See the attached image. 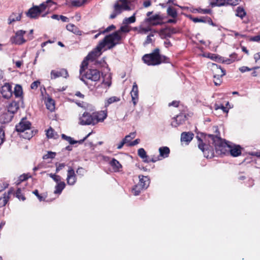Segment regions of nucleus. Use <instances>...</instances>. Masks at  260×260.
I'll use <instances>...</instances> for the list:
<instances>
[{
    "label": "nucleus",
    "instance_id": "nucleus-1",
    "mask_svg": "<svg viewBox=\"0 0 260 260\" xmlns=\"http://www.w3.org/2000/svg\"><path fill=\"white\" fill-rule=\"evenodd\" d=\"M142 60L148 66H153L162 63H168L170 61L168 57L160 54V50L157 48L154 49L151 53L145 54L142 57Z\"/></svg>",
    "mask_w": 260,
    "mask_h": 260
},
{
    "label": "nucleus",
    "instance_id": "nucleus-2",
    "mask_svg": "<svg viewBox=\"0 0 260 260\" xmlns=\"http://www.w3.org/2000/svg\"><path fill=\"white\" fill-rule=\"evenodd\" d=\"M31 123L27 120L26 118H23L16 125V131L21 133L22 138L29 140L37 133V131H34L31 129Z\"/></svg>",
    "mask_w": 260,
    "mask_h": 260
},
{
    "label": "nucleus",
    "instance_id": "nucleus-3",
    "mask_svg": "<svg viewBox=\"0 0 260 260\" xmlns=\"http://www.w3.org/2000/svg\"><path fill=\"white\" fill-rule=\"evenodd\" d=\"M122 37L118 31L107 35L104 39L99 43L98 49H103L106 45H108V48L111 49L116 45L120 43Z\"/></svg>",
    "mask_w": 260,
    "mask_h": 260
},
{
    "label": "nucleus",
    "instance_id": "nucleus-4",
    "mask_svg": "<svg viewBox=\"0 0 260 260\" xmlns=\"http://www.w3.org/2000/svg\"><path fill=\"white\" fill-rule=\"evenodd\" d=\"M55 3L51 0H47L46 2L43 3L40 6H35L30 8L26 13L27 17L30 18H37L40 14L47 10V12L49 9Z\"/></svg>",
    "mask_w": 260,
    "mask_h": 260
},
{
    "label": "nucleus",
    "instance_id": "nucleus-5",
    "mask_svg": "<svg viewBox=\"0 0 260 260\" xmlns=\"http://www.w3.org/2000/svg\"><path fill=\"white\" fill-rule=\"evenodd\" d=\"M209 138L210 139L209 140V143L214 146L215 150L218 154H225L229 151L230 145L224 142L221 138L213 135H209Z\"/></svg>",
    "mask_w": 260,
    "mask_h": 260
},
{
    "label": "nucleus",
    "instance_id": "nucleus-6",
    "mask_svg": "<svg viewBox=\"0 0 260 260\" xmlns=\"http://www.w3.org/2000/svg\"><path fill=\"white\" fill-rule=\"evenodd\" d=\"M127 0H118L114 6V10L110 16V19L115 18L123 11L130 10Z\"/></svg>",
    "mask_w": 260,
    "mask_h": 260
},
{
    "label": "nucleus",
    "instance_id": "nucleus-7",
    "mask_svg": "<svg viewBox=\"0 0 260 260\" xmlns=\"http://www.w3.org/2000/svg\"><path fill=\"white\" fill-rule=\"evenodd\" d=\"M152 13V11L148 12L147 13L146 16L147 17L145 18V21L153 25H157L161 24L162 17L159 14H156L151 16Z\"/></svg>",
    "mask_w": 260,
    "mask_h": 260
},
{
    "label": "nucleus",
    "instance_id": "nucleus-8",
    "mask_svg": "<svg viewBox=\"0 0 260 260\" xmlns=\"http://www.w3.org/2000/svg\"><path fill=\"white\" fill-rule=\"evenodd\" d=\"M26 31L23 30H19L15 32V36L12 37L10 41L13 44L16 45H21L26 42V40L24 38L23 36L25 34Z\"/></svg>",
    "mask_w": 260,
    "mask_h": 260
},
{
    "label": "nucleus",
    "instance_id": "nucleus-9",
    "mask_svg": "<svg viewBox=\"0 0 260 260\" xmlns=\"http://www.w3.org/2000/svg\"><path fill=\"white\" fill-rule=\"evenodd\" d=\"M79 123L81 125H94L95 122L92 114L87 112H84L82 116L79 118Z\"/></svg>",
    "mask_w": 260,
    "mask_h": 260
},
{
    "label": "nucleus",
    "instance_id": "nucleus-10",
    "mask_svg": "<svg viewBox=\"0 0 260 260\" xmlns=\"http://www.w3.org/2000/svg\"><path fill=\"white\" fill-rule=\"evenodd\" d=\"M186 119V114L183 112L173 117L171 124L173 127H177L179 125L183 124Z\"/></svg>",
    "mask_w": 260,
    "mask_h": 260
},
{
    "label": "nucleus",
    "instance_id": "nucleus-11",
    "mask_svg": "<svg viewBox=\"0 0 260 260\" xmlns=\"http://www.w3.org/2000/svg\"><path fill=\"white\" fill-rule=\"evenodd\" d=\"M85 77L92 81H98L100 80V72L96 69H89L84 75Z\"/></svg>",
    "mask_w": 260,
    "mask_h": 260
},
{
    "label": "nucleus",
    "instance_id": "nucleus-12",
    "mask_svg": "<svg viewBox=\"0 0 260 260\" xmlns=\"http://www.w3.org/2000/svg\"><path fill=\"white\" fill-rule=\"evenodd\" d=\"M107 117V110L93 112V117L95 124L99 122H103Z\"/></svg>",
    "mask_w": 260,
    "mask_h": 260
},
{
    "label": "nucleus",
    "instance_id": "nucleus-13",
    "mask_svg": "<svg viewBox=\"0 0 260 260\" xmlns=\"http://www.w3.org/2000/svg\"><path fill=\"white\" fill-rule=\"evenodd\" d=\"M1 93L3 98H11L13 94L12 86L9 83H5L1 88Z\"/></svg>",
    "mask_w": 260,
    "mask_h": 260
},
{
    "label": "nucleus",
    "instance_id": "nucleus-14",
    "mask_svg": "<svg viewBox=\"0 0 260 260\" xmlns=\"http://www.w3.org/2000/svg\"><path fill=\"white\" fill-rule=\"evenodd\" d=\"M211 68L214 73V78H216L217 76L222 77L225 75V70L218 64L212 63Z\"/></svg>",
    "mask_w": 260,
    "mask_h": 260
},
{
    "label": "nucleus",
    "instance_id": "nucleus-15",
    "mask_svg": "<svg viewBox=\"0 0 260 260\" xmlns=\"http://www.w3.org/2000/svg\"><path fill=\"white\" fill-rule=\"evenodd\" d=\"M176 30L174 28L167 27L161 29L159 31V36L161 39L170 38L171 36L176 33Z\"/></svg>",
    "mask_w": 260,
    "mask_h": 260
},
{
    "label": "nucleus",
    "instance_id": "nucleus-16",
    "mask_svg": "<svg viewBox=\"0 0 260 260\" xmlns=\"http://www.w3.org/2000/svg\"><path fill=\"white\" fill-rule=\"evenodd\" d=\"M68 76V73L67 70L64 69H61L58 71L52 70L51 72V78L52 79H54L60 77L67 78Z\"/></svg>",
    "mask_w": 260,
    "mask_h": 260
},
{
    "label": "nucleus",
    "instance_id": "nucleus-17",
    "mask_svg": "<svg viewBox=\"0 0 260 260\" xmlns=\"http://www.w3.org/2000/svg\"><path fill=\"white\" fill-rule=\"evenodd\" d=\"M67 181L68 184L69 185H74L76 181L75 171L72 167H69L68 171Z\"/></svg>",
    "mask_w": 260,
    "mask_h": 260
},
{
    "label": "nucleus",
    "instance_id": "nucleus-18",
    "mask_svg": "<svg viewBox=\"0 0 260 260\" xmlns=\"http://www.w3.org/2000/svg\"><path fill=\"white\" fill-rule=\"evenodd\" d=\"M98 48H99V44L93 51L87 55L85 59L87 60H91L93 61L97 57L99 56L101 54V50L102 49H98Z\"/></svg>",
    "mask_w": 260,
    "mask_h": 260
},
{
    "label": "nucleus",
    "instance_id": "nucleus-19",
    "mask_svg": "<svg viewBox=\"0 0 260 260\" xmlns=\"http://www.w3.org/2000/svg\"><path fill=\"white\" fill-rule=\"evenodd\" d=\"M13 117V115L7 111L4 112L0 116V122L2 123H7L10 122Z\"/></svg>",
    "mask_w": 260,
    "mask_h": 260
},
{
    "label": "nucleus",
    "instance_id": "nucleus-20",
    "mask_svg": "<svg viewBox=\"0 0 260 260\" xmlns=\"http://www.w3.org/2000/svg\"><path fill=\"white\" fill-rule=\"evenodd\" d=\"M139 182L138 184L142 188H147L150 183L149 178L147 176H144L143 175H139Z\"/></svg>",
    "mask_w": 260,
    "mask_h": 260
},
{
    "label": "nucleus",
    "instance_id": "nucleus-21",
    "mask_svg": "<svg viewBox=\"0 0 260 260\" xmlns=\"http://www.w3.org/2000/svg\"><path fill=\"white\" fill-rule=\"evenodd\" d=\"M19 103L16 101H12L7 106V112H9L14 115L19 109Z\"/></svg>",
    "mask_w": 260,
    "mask_h": 260
},
{
    "label": "nucleus",
    "instance_id": "nucleus-22",
    "mask_svg": "<svg viewBox=\"0 0 260 260\" xmlns=\"http://www.w3.org/2000/svg\"><path fill=\"white\" fill-rule=\"evenodd\" d=\"M241 147L239 145H234L232 146L230 145V147L229 149L230 154L234 157H237L240 155L241 153Z\"/></svg>",
    "mask_w": 260,
    "mask_h": 260
},
{
    "label": "nucleus",
    "instance_id": "nucleus-23",
    "mask_svg": "<svg viewBox=\"0 0 260 260\" xmlns=\"http://www.w3.org/2000/svg\"><path fill=\"white\" fill-rule=\"evenodd\" d=\"M66 28L68 30L72 32L77 35L81 36L82 35V31L73 24L70 23L67 25Z\"/></svg>",
    "mask_w": 260,
    "mask_h": 260
},
{
    "label": "nucleus",
    "instance_id": "nucleus-24",
    "mask_svg": "<svg viewBox=\"0 0 260 260\" xmlns=\"http://www.w3.org/2000/svg\"><path fill=\"white\" fill-rule=\"evenodd\" d=\"M110 165L114 172H119L120 171V169L122 168V165L115 158H113L110 161Z\"/></svg>",
    "mask_w": 260,
    "mask_h": 260
},
{
    "label": "nucleus",
    "instance_id": "nucleus-25",
    "mask_svg": "<svg viewBox=\"0 0 260 260\" xmlns=\"http://www.w3.org/2000/svg\"><path fill=\"white\" fill-rule=\"evenodd\" d=\"M193 134L189 132H183L181 136V141L183 142H189L193 138Z\"/></svg>",
    "mask_w": 260,
    "mask_h": 260
},
{
    "label": "nucleus",
    "instance_id": "nucleus-26",
    "mask_svg": "<svg viewBox=\"0 0 260 260\" xmlns=\"http://www.w3.org/2000/svg\"><path fill=\"white\" fill-rule=\"evenodd\" d=\"M45 103L48 110L52 112L55 109V101L53 99H45Z\"/></svg>",
    "mask_w": 260,
    "mask_h": 260
},
{
    "label": "nucleus",
    "instance_id": "nucleus-27",
    "mask_svg": "<svg viewBox=\"0 0 260 260\" xmlns=\"http://www.w3.org/2000/svg\"><path fill=\"white\" fill-rule=\"evenodd\" d=\"M11 191H9L7 193L5 192L2 197H0V208L4 207L6 205L9 199V196L11 194Z\"/></svg>",
    "mask_w": 260,
    "mask_h": 260
},
{
    "label": "nucleus",
    "instance_id": "nucleus-28",
    "mask_svg": "<svg viewBox=\"0 0 260 260\" xmlns=\"http://www.w3.org/2000/svg\"><path fill=\"white\" fill-rule=\"evenodd\" d=\"M22 12H20L18 14L17 16H16V14L15 13H13L9 17L8 23L9 24H11L12 22H14L16 21H20L21 19Z\"/></svg>",
    "mask_w": 260,
    "mask_h": 260
},
{
    "label": "nucleus",
    "instance_id": "nucleus-29",
    "mask_svg": "<svg viewBox=\"0 0 260 260\" xmlns=\"http://www.w3.org/2000/svg\"><path fill=\"white\" fill-rule=\"evenodd\" d=\"M169 107L173 106L174 107H178L180 111L182 112H185L187 110V108L184 107L182 105L180 104L179 101H173V102L169 103L168 104Z\"/></svg>",
    "mask_w": 260,
    "mask_h": 260
},
{
    "label": "nucleus",
    "instance_id": "nucleus-30",
    "mask_svg": "<svg viewBox=\"0 0 260 260\" xmlns=\"http://www.w3.org/2000/svg\"><path fill=\"white\" fill-rule=\"evenodd\" d=\"M76 104L80 107L83 108L85 109L92 111L94 110V107L90 104L84 102H76Z\"/></svg>",
    "mask_w": 260,
    "mask_h": 260
},
{
    "label": "nucleus",
    "instance_id": "nucleus-31",
    "mask_svg": "<svg viewBox=\"0 0 260 260\" xmlns=\"http://www.w3.org/2000/svg\"><path fill=\"white\" fill-rule=\"evenodd\" d=\"M66 184L63 181H60L57 183L55 187V190L54 193L55 194H60L62 192V190L65 188Z\"/></svg>",
    "mask_w": 260,
    "mask_h": 260
},
{
    "label": "nucleus",
    "instance_id": "nucleus-32",
    "mask_svg": "<svg viewBox=\"0 0 260 260\" xmlns=\"http://www.w3.org/2000/svg\"><path fill=\"white\" fill-rule=\"evenodd\" d=\"M160 156L164 158L167 157L170 153V149L168 147H161L159 148Z\"/></svg>",
    "mask_w": 260,
    "mask_h": 260
},
{
    "label": "nucleus",
    "instance_id": "nucleus-33",
    "mask_svg": "<svg viewBox=\"0 0 260 260\" xmlns=\"http://www.w3.org/2000/svg\"><path fill=\"white\" fill-rule=\"evenodd\" d=\"M13 92L16 98H18L22 96L23 91L21 86L18 84L16 85Z\"/></svg>",
    "mask_w": 260,
    "mask_h": 260
},
{
    "label": "nucleus",
    "instance_id": "nucleus-34",
    "mask_svg": "<svg viewBox=\"0 0 260 260\" xmlns=\"http://www.w3.org/2000/svg\"><path fill=\"white\" fill-rule=\"evenodd\" d=\"M246 15V13L243 8L241 7H237L236 9V16L243 19L245 15Z\"/></svg>",
    "mask_w": 260,
    "mask_h": 260
},
{
    "label": "nucleus",
    "instance_id": "nucleus-35",
    "mask_svg": "<svg viewBox=\"0 0 260 260\" xmlns=\"http://www.w3.org/2000/svg\"><path fill=\"white\" fill-rule=\"evenodd\" d=\"M210 5L212 7L223 6L226 5V0H216L215 2H211Z\"/></svg>",
    "mask_w": 260,
    "mask_h": 260
},
{
    "label": "nucleus",
    "instance_id": "nucleus-36",
    "mask_svg": "<svg viewBox=\"0 0 260 260\" xmlns=\"http://www.w3.org/2000/svg\"><path fill=\"white\" fill-rule=\"evenodd\" d=\"M167 14L169 16L176 18L177 16V13L176 9L172 7H169L167 9Z\"/></svg>",
    "mask_w": 260,
    "mask_h": 260
},
{
    "label": "nucleus",
    "instance_id": "nucleus-37",
    "mask_svg": "<svg viewBox=\"0 0 260 260\" xmlns=\"http://www.w3.org/2000/svg\"><path fill=\"white\" fill-rule=\"evenodd\" d=\"M46 136L48 138H54L56 139L57 136V134L54 132L53 129L51 127H50L46 131Z\"/></svg>",
    "mask_w": 260,
    "mask_h": 260
},
{
    "label": "nucleus",
    "instance_id": "nucleus-38",
    "mask_svg": "<svg viewBox=\"0 0 260 260\" xmlns=\"http://www.w3.org/2000/svg\"><path fill=\"white\" fill-rule=\"evenodd\" d=\"M131 94V98H138V88L136 83H134Z\"/></svg>",
    "mask_w": 260,
    "mask_h": 260
},
{
    "label": "nucleus",
    "instance_id": "nucleus-39",
    "mask_svg": "<svg viewBox=\"0 0 260 260\" xmlns=\"http://www.w3.org/2000/svg\"><path fill=\"white\" fill-rule=\"evenodd\" d=\"M135 14H136L134 13L131 17L124 18L123 20V24L126 25L134 23L136 21Z\"/></svg>",
    "mask_w": 260,
    "mask_h": 260
},
{
    "label": "nucleus",
    "instance_id": "nucleus-40",
    "mask_svg": "<svg viewBox=\"0 0 260 260\" xmlns=\"http://www.w3.org/2000/svg\"><path fill=\"white\" fill-rule=\"evenodd\" d=\"M136 137V133L133 132L130 133L129 135H126L125 138L123 139L124 142H125V144L127 145L131 142V141L133 139Z\"/></svg>",
    "mask_w": 260,
    "mask_h": 260
},
{
    "label": "nucleus",
    "instance_id": "nucleus-41",
    "mask_svg": "<svg viewBox=\"0 0 260 260\" xmlns=\"http://www.w3.org/2000/svg\"><path fill=\"white\" fill-rule=\"evenodd\" d=\"M138 154L141 158L143 159H147L148 157V155L146 154V152L144 149L141 148L138 149Z\"/></svg>",
    "mask_w": 260,
    "mask_h": 260
},
{
    "label": "nucleus",
    "instance_id": "nucleus-42",
    "mask_svg": "<svg viewBox=\"0 0 260 260\" xmlns=\"http://www.w3.org/2000/svg\"><path fill=\"white\" fill-rule=\"evenodd\" d=\"M142 189L143 188L138 184L133 187L132 192L135 196H138L140 194Z\"/></svg>",
    "mask_w": 260,
    "mask_h": 260
},
{
    "label": "nucleus",
    "instance_id": "nucleus-43",
    "mask_svg": "<svg viewBox=\"0 0 260 260\" xmlns=\"http://www.w3.org/2000/svg\"><path fill=\"white\" fill-rule=\"evenodd\" d=\"M86 2V0H74L72 1L71 4L74 7H80L83 5Z\"/></svg>",
    "mask_w": 260,
    "mask_h": 260
},
{
    "label": "nucleus",
    "instance_id": "nucleus-44",
    "mask_svg": "<svg viewBox=\"0 0 260 260\" xmlns=\"http://www.w3.org/2000/svg\"><path fill=\"white\" fill-rule=\"evenodd\" d=\"M61 137L63 139L67 140L71 145L76 144V141L74 140L72 138L69 136H66L65 134H62Z\"/></svg>",
    "mask_w": 260,
    "mask_h": 260
},
{
    "label": "nucleus",
    "instance_id": "nucleus-45",
    "mask_svg": "<svg viewBox=\"0 0 260 260\" xmlns=\"http://www.w3.org/2000/svg\"><path fill=\"white\" fill-rule=\"evenodd\" d=\"M237 55L236 53L232 54L230 56L231 57V58H228L225 60L223 59L222 62L226 63L227 64H230L235 61Z\"/></svg>",
    "mask_w": 260,
    "mask_h": 260
},
{
    "label": "nucleus",
    "instance_id": "nucleus-46",
    "mask_svg": "<svg viewBox=\"0 0 260 260\" xmlns=\"http://www.w3.org/2000/svg\"><path fill=\"white\" fill-rule=\"evenodd\" d=\"M48 175L56 183H58L61 181V178L59 175L54 174L52 173L49 174Z\"/></svg>",
    "mask_w": 260,
    "mask_h": 260
},
{
    "label": "nucleus",
    "instance_id": "nucleus-47",
    "mask_svg": "<svg viewBox=\"0 0 260 260\" xmlns=\"http://www.w3.org/2000/svg\"><path fill=\"white\" fill-rule=\"evenodd\" d=\"M190 19L194 23L197 22H203L205 23V17H202L200 18H197V17H192L191 16L189 17Z\"/></svg>",
    "mask_w": 260,
    "mask_h": 260
},
{
    "label": "nucleus",
    "instance_id": "nucleus-48",
    "mask_svg": "<svg viewBox=\"0 0 260 260\" xmlns=\"http://www.w3.org/2000/svg\"><path fill=\"white\" fill-rule=\"evenodd\" d=\"M56 155V153L52 151H48L47 154L44 155L43 157L44 159H47L48 158H53Z\"/></svg>",
    "mask_w": 260,
    "mask_h": 260
},
{
    "label": "nucleus",
    "instance_id": "nucleus-49",
    "mask_svg": "<svg viewBox=\"0 0 260 260\" xmlns=\"http://www.w3.org/2000/svg\"><path fill=\"white\" fill-rule=\"evenodd\" d=\"M199 144H198V147L200 149H201L203 152H205V150L206 149V147H207V146L204 144L201 140L200 138H199Z\"/></svg>",
    "mask_w": 260,
    "mask_h": 260
},
{
    "label": "nucleus",
    "instance_id": "nucleus-50",
    "mask_svg": "<svg viewBox=\"0 0 260 260\" xmlns=\"http://www.w3.org/2000/svg\"><path fill=\"white\" fill-rule=\"evenodd\" d=\"M16 196L19 199H21L22 201H24L25 200V198L21 193V189L19 188L16 190Z\"/></svg>",
    "mask_w": 260,
    "mask_h": 260
},
{
    "label": "nucleus",
    "instance_id": "nucleus-51",
    "mask_svg": "<svg viewBox=\"0 0 260 260\" xmlns=\"http://www.w3.org/2000/svg\"><path fill=\"white\" fill-rule=\"evenodd\" d=\"M215 109L216 110L222 109V111L224 113H227L228 112V110H229V109L227 108V107L226 106V107L224 106L222 104H220L219 105H218L216 104L215 105Z\"/></svg>",
    "mask_w": 260,
    "mask_h": 260
},
{
    "label": "nucleus",
    "instance_id": "nucleus-52",
    "mask_svg": "<svg viewBox=\"0 0 260 260\" xmlns=\"http://www.w3.org/2000/svg\"><path fill=\"white\" fill-rule=\"evenodd\" d=\"M5 140V132L3 128L0 127V146L4 143Z\"/></svg>",
    "mask_w": 260,
    "mask_h": 260
},
{
    "label": "nucleus",
    "instance_id": "nucleus-53",
    "mask_svg": "<svg viewBox=\"0 0 260 260\" xmlns=\"http://www.w3.org/2000/svg\"><path fill=\"white\" fill-rule=\"evenodd\" d=\"M116 31H118V34L120 35L121 32H128L129 31V29L128 28L127 26H122L120 27V29Z\"/></svg>",
    "mask_w": 260,
    "mask_h": 260
},
{
    "label": "nucleus",
    "instance_id": "nucleus-54",
    "mask_svg": "<svg viewBox=\"0 0 260 260\" xmlns=\"http://www.w3.org/2000/svg\"><path fill=\"white\" fill-rule=\"evenodd\" d=\"M198 12L202 14H210L212 12L211 9L199 8L197 10Z\"/></svg>",
    "mask_w": 260,
    "mask_h": 260
},
{
    "label": "nucleus",
    "instance_id": "nucleus-55",
    "mask_svg": "<svg viewBox=\"0 0 260 260\" xmlns=\"http://www.w3.org/2000/svg\"><path fill=\"white\" fill-rule=\"evenodd\" d=\"M119 101V99H108L107 102L105 103V107H108L110 104Z\"/></svg>",
    "mask_w": 260,
    "mask_h": 260
},
{
    "label": "nucleus",
    "instance_id": "nucleus-56",
    "mask_svg": "<svg viewBox=\"0 0 260 260\" xmlns=\"http://www.w3.org/2000/svg\"><path fill=\"white\" fill-rule=\"evenodd\" d=\"M55 166L56 167V173H57L65 167V164L64 163H61V164L56 163Z\"/></svg>",
    "mask_w": 260,
    "mask_h": 260
},
{
    "label": "nucleus",
    "instance_id": "nucleus-57",
    "mask_svg": "<svg viewBox=\"0 0 260 260\" xmlns=\"http://www.w3.org/2000/svg\"><path fill=\"white\" fill-rule=\"evenodd\" d=\"M153 36H154V35L153 34H150V35H148L146 38V40L145 42L144 43V45H145L151 43L152 41L151 38L153 37Z\"/></svg>",
    "mask_w": 260,
    "mask_h": 260
},
{
    "label": "nucleus",
    "instance_id": "nucleus-58",
    "mask_svg": "<svg viewBox=\"0 0 260 260\" xmlns=\"http://www.w3.org/2000/svg\"><path fill=\"white\" fill-rule=\"evenodd\" d=\"M205 23H208L209 24H210L213 26H216V25L212 21L211 18H210L209 17H205Z\"/></svg>",
    "mask_w": 260,
    "mask_h": 260
},
{
    "label": "nucleus",
    "instance_id": "nucleus-59",
    "mask_svg": "<svg viewBox=\"0 0 260 260\" xmlns=\"http://www.w3.org/2000/svg\"><path fill=\"white\" fill-rule=\"evenodd\" d=\"M238 4V0H226V5L236 6Z\"/></svg>",
    "mask_w": 260,
    "mask_h": 260
},
{
    "label": "nucleus",
    "instance_id": "nucleus-60",
    "mask_svg": "<svg viewBox=\"0 0 260 260\" xmlns=\"http://www.w3.org/2000/svg\"><path fill=\"white\" fill-rule=\"evenodd\" d=\"M32 193L37 197V198H38V199L40 201H44V198L42 196H41V195L39 194V191H38V190L37 189L35 190L32 192Z\"/></svg>",
    "mask_w": 260,
    "mask_h": 260
},
{
    "label": "nucleus",
    "instance_id": "nucleus-61",
    "mask_svg": "<svg viewBox=\"0 0 260 260\" xmlns=\"http://www.w3.org/2000/svg\"><path fill=\"white\" fill-rule=\"evenodd\" d=\"M116 28L115 26L113 24H112L108 26L106 29H105L104 31H102V34H104L106 32H108L113 29H114Z\"/></svg>",
    "mask_w": 260,
    "mask_h": 260
},
{
    "label": "nucleus",
    "instance_id": "nucleus-62",
    "mask_svg": "<svg viewBox=\"0 0 260 260\" xmlns=\"http://www.w3.org/2000/svg\"><path fill=\"white\" fill-rule=\"evenodd\" d=\"M140 140L139 139H137L135 140H134V141L129 143L127 144V146H130V147L134 146H135V145H137L138 144H139L140 143Z\"/></svg>",
    "mask_w": 260,
    "mask_h": 260
},
{
    "label": "nucleus",
    "instance_id": "nucleus-63",
    "mask_svg": "<svg viewBox=\"0 0 260 260\" xmlns=\"http://www.w3.org/2000/svg\"><path fill=\"white\" fill-rule=\"evenodd\" d=\"M250 40L251 41H253V42H260V34L259 33V34L258 35L251 37L250 39Z\"/></svg>",
    "mask_w": 260,
    "mask_h": 260
},
{
    "label": "nucleus",
    "instance_id": "nucleus-64",
    "mask_svg": "<svg viewBox=\"0 0 260 260\" xmlns=\"http://www.w3.org/2000/svg\"><path fill=\"white\" fill-rule=\"evenodd\" d=\"M40 82L38 81H36L33 82L30 85V87L32 89H36L38 85L40 84Z\"/></svg>",
    "mask_w": 260,
    "mask_h": 260
}]
</instances>
